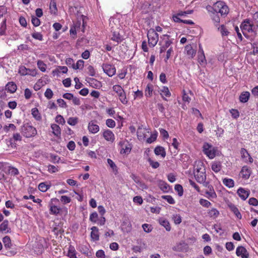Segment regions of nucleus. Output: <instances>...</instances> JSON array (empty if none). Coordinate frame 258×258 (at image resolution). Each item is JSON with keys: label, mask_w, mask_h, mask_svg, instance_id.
<instances>
[{"label": "nucleus", "mask_w": 258, "mask_h": 258, "mask_svg": "<svg viewBox=\"0 0 258 258\" xmlns=\"http://www.w3.org/2000/svg\"><path fill=\"white\" fill-rule=\"evenodd\" d=\"M159 223L160 225L165 227L167 231H169L170 230L171 227L169 222L166 219L164 218H160L159 219Z\"/></svg>", "instance_id": "393cba45"}, {"label": "nucleus", "mask_w": 258, "mask_h": 258, "mask_svg": "<svg viewBox=\"0 0 258 258\" xmlns=\"http://www.w3.org/2000/svg\"><path fill=\"white\" fill-rule=\"evenodd\" d=\"M236 254L238 256L241 258H248L249 254L245 247L242 246H239L236 250Z\"/></svg>", "instance_id": "f8f14e48"}, {"label": "nucleus", "mask_w": 258, "mask_h": 258, "mask_svg": "<svg viewBox=\"0 0 258 258\" xmlns=\"http://www.w3.org/2000/svg\"><path fill=\"white\" fill-rule=\"evenodd\" d=\"M223 184L229 188L233 187L234 186V181L232 179L225 178L223 179Z\"/></svg>", "instance_id": "cd10ccee"}, {"label": "nucleus", "mask_w": 258, "mask_h": 258, "mask_svg": "<svg viewBox=\"0 0 258 258\" xmlns=\"http://www.w3.org/2000/svg\"><path fill=\"white\" fill-rule=\"evenodd\" d=\"M102 136L107 141L113 142L114 141V135L113 132L109 130H104L102 133Z\"/></svg>", "instance_id": "ddd939ff"}, {"label": "nucleus", "mask_w": 258, "mask_h": 258, "mask_svg": "<svg viewBox=\"0 0 258 258\" xmlns=\"http://www.w3.org/2000/svg\"><path fill=\"white\" fill-rule=\"evenodd\" d=\"M172 219L176 224H179L181 222V217L179 215H174Z\"/></svg>", "instance_id": "e2e57ef3"}, {"label": "nucleus", "mask_w": 258, "mask_h": 258, "mask_svg": "<svg viewBox=\"0 0 258 258\" xmlns=\"http://www.w3.org/2000/svg\"><path fill=\"white\" fill-rule=\"evenodd\" d=\"M53 95V93L52 91L49 88H47L44 93L45 97L48 99H51Z\"/></svg>", "instance_id": "bf43d9fd"}, {"label": "nucleus", "mask_w": 258, "mask_h": 258, "mask_svg": "<svg viewBox=\"0 0 258 258\" xmlns=\"http://www.w3.org/2000/svg\"><path fill=\"white\" fill-rule=\"evenodd\" d=\"M55 121L60 124H64L66 122L65 119L61 115H57L55 117Z\"/></svg>", "instance_id": "6e6d98bb"}, {"label": "nucleus", "mask_w": 258, "mask_h": 258, "mask_svg": "<svg viewBox=\"0 0 258 258\" xmlns=\"http://www.w3.org/2000/svg\"><path fill=\"white\" fill-rule=\"evenodd\" d=\"M194 176L196 180L200 183H204L206 179V170L202 164H201L199 167H197L195 169L194 172Z\"/></svg>", "instance_id": "39448f33"}, {"label": "nucleus", "mask_w": 258, "mask_h": 258, "mask_svg": "<svg viewBox=\"0 0 258 258\" xmlns=\"http://www.w3.org/2000/svg\"><path fill=\"white\" fill-rule=\"evenodd\" d=\"M50 187V185L45 182H41L38 185V189L42 192L46 191Z\"/></svg>", "instance_id": "f704fd0d"}, {"label": "nucleus", "mask_w": 258, "mask_h": 258, "mask_svg": "<svg viewBox=\"0 0 258 258\" xmlns=\"http://www.w3.org/2000/svg\"><path fill=\"white\" fill-rule=\"evenodd\" d=\"M241 30L244 36L248 33H256L257 28L253 22L249 19L245 20L240 25Z\"/></svg>", "instance_id": "f03ea898"}, {"label": "nucleus", "mask_w": 258, "mask_h": 258, "mask_svg": "<svg viewBox=\"0 0 258 258\" xmlns=\"http://www.w3.org/2000/svg\"><path fill=\"white\" fill-rule=\"evenodd\" d=\"M31 22L33 25L35 27L38 26L40 24V20L35 16L32 17Z\"/></svg>", "instance_id": "0e129e2a"}, {"label": "nucleus", "mask_w": 258, "mask_h": 258, "mask_svg": "<svg viewBox=\"0 0 258 258\" xmlns=\"http://www.w3.org/2000/svg\"><path fill=\"white\" fill-rule=\"evenodd\" d=\"M251 171L250 168L248 166H243L239 173V176L244 179H247L249 178Z\"/></svg>", "instance_id": "9b49d317"}, {"label": "nucleus", "mask_w": 258, "mask_h": 258, "mask_svg": "<svg viewBox=\"0 0 258 258\" xmlns=\"http://www.w3.org/2000/svg\"><path fill=\"white\" fill-rule=\"evenodd\" d=\"M21 132L26 138L34 137L37 134L36 128L28 123L25 124L21 127Z\"/></svg>", "instance_id": "423d86ee"}, {"label": "nucleus", "mask_w": 258, "mask_h": 258, "mask_svg": "<svg viewBox=\"0 0 258 258\" xmlns=\"http://www.w3.org/2000/svg\"><path fill=\"white\" fill-rule=\"evenodd\" d=\"M7 20L4 19L0 24V35H6V29H7Z\"/></svg>", "instance_id": "a878e982"}, {"label": "nucleus", "mask_w": 258, "mask_h": 258, "mask_svg": "<svg viewBox=\"0 0 258 258\" xmlns=\"http://www.w3.org/2000/svg\"><path fill=\"white\" fill-rule=\"evenodd\" d=\"M203 152L210 159H213L215 157V150L208 143L204 144Z\"/></svg>", "instance_id": "6e6552de"}, {"label": "nucleus", "mask_w": 258, "mask_h": 258, "mask_svg": "<svg viewBox=\"0 0 258 258\" xmlns=\"http://www.w3.org/2000/svg\"><path fill=\"white\" fill-rule=\"evenodd\" d=\"M29 69H27L24 66H21L19 69V73L22 76H25L28 75L29 74Z\"/></svg>", "instance_id": "49530a36"}, {"label": "nucleus", "mask_w": 258, "mask_h": 258, "mask_svg": "<svg viewBox=\"0 0 258 258\" xmlns=\"http://www.w3.org/2000/svg\"><path fill=\"white\" fill-rule=\"evenodd\" d=\"M32 114L33 116L37 120L41 119V116L39 113L38 110L36 108L32 109Z\"/></svg>", "instance_id": "ea45409f"}, {"label": "nucleus", "mask_w": 258, "mask_h": 258, "mask_svg": "<svg viewBox=\"0 0 258 258\" xmlns=\"http://www.w3.org/2000/svg\"><path fill=\"white\" fill-rule=\"evenodd\" d=\"M221 169V164L220 162H214L212 165V169L215 172H218Z\"/></svg>", "instance_id": "79ce46f5"}, {"label": "nucleus", "mask_w": 258, "mask_h": 258, "mask_svg": "<svg viewBox=\"0 0 258 258\" xmlns=\"http://www.w3.org/2000/svg\"><path fill=\"white\" fill-rule=\"evenodd\" d=\"M60 209L55 205H51L50 207V213L54 215L58 214L60 212Z\"/></svg>", "instance_id": "c03bdc74"}, {"label": "nucleus", "mask_w": 258, "mask_h": 258, "mask_svg": "<svg viewBox=\"0 0 258 258\" xmlns=\"http://www.w3.org/2000/svg\"><path fill=\"white\" fill-rule=\"evenodd\" d=\"M47 171L51 173H53L58 171V167L52 165L47 166Z\"/></svg>", "instance_id": "4d7b16f0"}, {"label": "nucleus", "mask_w": 258, "mask_h": 258, "mask_svg": "<svg viewBox=\"0 0 258 258\" xmlns=\"http://www.w3.org/2000/svg\"><path fill=\"white\" fill-rule=\"evenodd\" d=\"M200 204L203 207L208 208L211 205V203L207 200L201 199L199 201Z\"/></svg>", "instance_id": "603ef678"}, {"label": "nucleus", "mask_w": 258, "mask_h": 258, "mask_svg": "<svg viewBox=\"0 0 258 258\" xmlns=\"http://www.w3.org/2000/svg\"><path fill=\"white\" fill-rule=\"evenodd\" d=\"M107 163L114 172H117V168L114 162L110 159H107Z\"/></svg>", "instance_id": "5fc2aeb1"}, {"label": "nucleus", "mask_w": 258, "mask_h": 258, "mask_svg": "<svg viewBox=\"0 0 258 258\" xmlns=\"http://www.w3.org/2000/svg\"><path fill=\"white\" fill-rule=\"evenodd\" d=\"M79 122V118L77 117H71L68 119V123L72 126L76 125Z\"/></svg>", "instance_id": "c9c22d12"}, {"label": "nucleus", "mask_w": 258, "mask_h": 258, "mask_svg": "<svg viewBox=\"0 0 258 258\" xmlns=\"http://www.w3.org/2000/svg\"><path fill=\"white\" fill-rule=\"evenodd\" d=\"M84 61L82 59L77 61L76 64H73V68L75 70L82 69L84 67Z\"/></svg>", "instance_id": "58836bf2"}, {"label": "nucleus", "mask_w": 258, "mask_h": 258, "mask_svg": "<svg viewBox=\"0 0 258 258\" xmlns=\"http://www.w3.org/2000/svg\"><path fill=\"white\" fill-rule=\"evenodd\" d=\"M3 241L5 247L8 248L10 247L11 245V241L10 238L9 236H6L4 237L3 238Z\"/></svg>", "instance_id": "de8ad7c7"}, {"label": "nucleus", "mask_w": 258, "mask_h": 258, "mask_svg": "<svg viewBox=\"0 0 258 258\" xmlns=\"http://www.w3.org/2000/svg\"><path fill=\"white\" fill-rule=\"evenodd\" d=\"M49 9L51 14H55L56 13L57 9L55 0L50 1Z\"/></svg>", "instance_id": "c756f323"}, {"label": "nucleus", "mask_w": 258, "mask_h": 258, "mask_svg": "<svg viewBox=\"0 0 258 258\" xmlns=\"http://www.w3.org/2000/svg\"><path fill=\"white\" fill-rule=\"evenodd\" d=\"M148 161L152 167L154 169L157 168L160 165L159 163L157 161H154L151 158H149Z\"/></svg>", "instance_id": "052dcab7"}, {"label": "nucleus", "mask_w": 258, "mask_h": 258, "mask_svg": "<svg viewBox=\"0 0 258 258\" xmlns=\"http://www.w3.org/2000/svg\"><path fill=\"white\" fill-rule=\"evenodd\" d=\"M198 62H199V63L201 66H205L206 64V63H207V61H206V59L205 58V55L204 54V51H203V50H202V52L201 53V54H199V56H198Z\"/></svg>", "instance_id": "473e14b6"}, {"label": "nucleus", "mask_w": 258, "mask_h": 258, "mask_svg": "<svg viewBox=\"0 0 258 258\" xmlns=\"http://www.w3.org/2000/svg\"><path fill=\"white\" fill-rule=\"evenodd\" d=\"M32 37L38 40L39 41H42L43 40V35L39 32H35L33 33L32 34Z\"/></svg>", "instance_id": "864d4df0"}, {"label": "nucleus", "mask_w": 258, "mask_h": 258, "mask_svg": "<svg viewBox=\"0 0 258 258\" xmlns=\"http://www.w3.org/2000/svg\"><path fill=\"white\" fill-rule=\"evenodd\" d=\"M155 154L156 155H161L162 157L164 158L166 156V152L163 147L158 146L155 148Z\"/></svg>", "instance_id": "b1692460"}, {"label": "nucleus", "mask_w": 258, "mask_h": 258, "mask_svg": "<svg viewBox=\"0 0 258 258\" xmlns=\"http://www.w3.org/2000/svg\"><path fill=\"white\" fill-rule=\"evenodd\" d=\"M250 97V93L248 91L243 92L239 96V101L242 103L247 102Z\"/></svg>", "instance_id": "4be33fe9"}, {"label": "nucleus", "mask_w": 258, "mask_h": 258, "mask_svg": "<svg viewBox=\"0 0 258 258\" xmlns=\"http://www.w3.org/2000/svg\"><path fill=\"white\" fill-rule=\"evenodd\" d=\"M206 197L211 201L217 198V194L215 192L213 187L211 185L208 186L207 190L205 191Z\"/></svg>", "instance_id": "4468645a"}, {"label": "nucleus", "mask_w": 258, "mask_h": 258, "mask_svg": "<svg viewBox=\"0 0 258 258\" xmlns=\"http://www.w3.org/2000/svg\"><path fill=\"white\" fill-rule=\"evenodd\" d=\"M253 24L255 25L256 28H258V12L254 13L253 15Z\"/></svg>", "instance_id": "774afa93"}, {"label": "nucleus", "mask_w": 258, "mask_h": 258, "mask_svg": "<svg viewBox=\"0 0 258 258\" xmlns=\"http://www.w3.org/2000/svg\"><path fill=\"white\" fill-rule=\"evenodd\" d=\"M9 173L12 175H17L19 174L18 170L13 167L8 166Z\"/></svg>", "instance_id": "a18cd8bd"}, {"label": "nucleus", "mask_w": 258, "mask_h": 258, "mask_svg": "<svg viewBox=\"0 0 258 258\" xmlns=\"http://www.w3.org/2000/svg\"><path fill=\"white\" fill-rule=\"evenodd\" d=\"M153 91V86L151 84H148L145 91V96L147 97L152 96Z\"/></svg>", "instance_id": "c85d7f7f"}, {"label": "nucleus", "mask_w": 258, "mask_h": 258, "mask_svg": "<svg viewBox=\"0 0 258 258\" xmlns=\"http://www.w3.org/2000/svg\"><path fill=\"white\" fill-rule=\"evenodd\" d=\"M23 199L26 200L31 199V200H32L33 202L39 204H40L41 202V200L40 199H35V197L32 195H30L29 196H24L23 197Z\"/></svg>", "instance_id": "8fccbe9b"}, {"label": "nucleus", "mask_w": 258, "mask_h": 258, "mask_svg": "<svg viewBox=\"0 0 258 258\" xmlns=\"http://www.w3.org/2000/svg\"><path fill=\"white\" fill-rule=\"evenodd\" d=\"M106 124L110 128H113L115 126L116 123L115 121L112 119H107L106 120Z\"/></svg>", "instance_id": "13d9d810"}, {"label": "nucleus", "mask_w": 258, "mask_h": 258, "mask_svg": "<svg viewBox=\"0 0 258 258\" xmlns=\"http://www.w3.org/2000/svg\"><path fill=\"white\" fill-rule=\"evenodd\" d=\"M185 52L189 58H192L196 53V50L190 45H188L185 47Z\"/></svg>", "instance_id": "a211bd4d"}, {"label": "nucleus", "mask_w": 258, "mask_h": 258, "mask_svg": "<svg viewBox=\"0 0 258 258\" xmlns=\"http://www.w3.org/2000/svg\"><path fill=\"white\" fill-rule=\"evenodd\" d=\"M9 222L8 220H5L0 225V231L5 232L6 233L9 232V230L8 229Z\"/></svg>", "instance_id": "7c9ffc66"}, {"label": "nucleus", "mask_w": 258, "mask_h": 258, "mask_svg": "<svg viewBox=\"0 0 258 258\" xmlns=\"http://www.w3.org/2000/svg\"><path fill=\"white\" fill-rule=\"evenodd\" d=\"M37 67L42 72H44L46 71V65L41 60L37 61Z\"/></svg>", "instance_id": "37998d69"}, {"label": "nucleus", "mask_w": 258, "mask_h": 258, "mask_svg": "<svg viewBox=\"0 0 258 258\" xmlns=\"http://www.w3.org/2000/svg\"><path fill=\"white\" fill-rule=\"evenodd\" d=\"M237 193L242 200H245L249 197L250 191L244 188L240 187L238 189Z\"/></svg>", "instance_id": "2eb2a0df"}, {"label": "nucleus", "mask_w": 258, "mask_h": 258, "mask_svg": "<svg viewBox=\"0 0 258 258\" xmlns=\"http://www.w3.org/2000/svg\"><path fill=\"white\" fill-rule=\"evenodd\" d=\"M60 201L64 204H66L71 202V199L70 197L66 196H62L60 198Z\"/></svg>", "instance_id": "69168bd1"}, {"label": "nucleus", "mask_w": 258, "mask_h": 258, "mask_svg": "<svg viewBox=\"0 0 258 258\" xmlns=\"http://www.w3.org/2000/svg\"><path fill=\"white\" fill-rule=\"evenodd\" d=\"M161 198L165 200L170 204H174L175 203L174 199L171 196H162Z\"/></svg>", "instance_id": "3c124183"}, {"label": "nucleus", "mask_w": 258, "mask_h": 258, "mask_svg": "<svg viewBox=\"0 0 258 258\" xmlns=\"http://www.w3.org/2000/svg\"><path fill=\"white\" fill-rule=\"evenodd\" d=\"M159 92L163 99L165 100H167L165 97H169L171 96V93L167 87L162 86L159 89Z\"/></svg>", "instance_id": "f3484780"}, {"label": "nucleus", "mask_w": 258, "mask_h": 258, "mask_svg": "<svg viewBox=\"0 0 258 258\" xmlns=\"http://www.w3.org/2000/svg\"><path fill=\"white\" fill-rule=\"evenodd\" d=\"M68 68L65 66H59L56 69L53 71V73H56L57 74L62 73L63 74L67 73L68 72Z\"/></svg>", "instance_id": "a19ab883"}, {"label": "nucleus", "mask_w": 258, "mask_h": 258, "mask_svg": "<svg viewBox=\"0 0 258 258\" xmlns=\"http://www.w3.org/2000/svg\"><path fill=\"white\" fill-rule=\"evenodd\" d=\"M99 126L95 123L94 121H91L89 122L88 130L89 132L93 134H95L99 131Z\"/></svg>", "instance_id": "dca6fc26"}, {"label": "nucleus", "mask_w": 258, "mask_h": 258, "mask_svg": "<svg viewBox=\"0 0 258 258\" xmlns=\"http://www.w3.org/2000/svg\"><path fill=\"white\" fill-rule=\"evenodd\" d=\"M91 238L94 241H98L99 239V229L96 226L91 228Z\"/></svg>", "instance_id": "6ab92c4d"}, {"label": "nucleus", "mask_w": 258, "mask_h": 258, "mask_svg": "<svg viewBox=\"0 0 258 258\" xmlns=\"http://www.w3.org/2000/svg\"><path fill=\"white\" fill-rule=\"evenodd\" d=\"M206 10L213 21L218 25L220 21L219 14L221 16H225L229 12V9L227 6L222 1H219L215 3L213 6H207Z\"/></svg>", "instance_id": "f257e3e1"}, {"label": "nucleus", "mask_w": 258, "mask_h": 258, "mask_svg": "<svg viewBox=\"0 0 258 258\" xmlns=\"http://www.w3.org/2000/svg\"><path fill=\"white\" fill-rule=\"evenodd\" d=\"M208 215L213 219H215L219 215V212L216 208H212L208 211Z\"/></svg>", "instance_id": "5701e85b"}, {"label": "nucleus", "mask_w": 258, "mask_h": 258, "mask_svg": "<svg viewBox=\"0 0 258 258\" xmlns=\"http://www.w3.org/2000/svg\"><path fill=\"white\" fill-rule=\"evenodd\" d=\"M173 50L172 47H170L167 49V50L166 51V57L164 59L165 62H167V60L169 59V58L170 57V56L171 55V54L173 53Z\"/></svg>", "instance_id": "680f3d73"}, {"label": "nucleus", "mask_w": 258, "mask_h": 258, "mask_svg": "<svg viewBox=\"0 0 258 258\" xmlns=\"http://www.w3.org/2000/svg\"><path fill=\"white\" fill-rule=\"evenodd\" d=\"M104 72L109 77L113 76L116 73V69L114 66L110 64H103L102 66Z\"/></svg>", "instance_id": "9d476101"}, {"label": "nucleus", "mask_w": 258, "mask_h": 258, "mask_svg": "<svg viewBox=\"0 0 258 258\" xmlns=\"http://www.w3.org/2000/svg\"><path fill=\"white\" fill-rule=\"evenodd\" d=\"M159 187L160 189L163 191H167L169 189V185L167 184V183L164 181H161L160 182Z\"/></svg>", "instance_id": "09e8293b"}, {"label": "nucleus", "mask_w": 258, "mask_h": 258, "mask_svg": "<svg viewBox=\"0 0 258 258\" xmlns=\"http://www.w3.org/2000/svg\"><path fill=\"white\" fill-rule=\"evenodd\" d=\"M51 128L52 130V133L56 137H58L60 135V127L56 124H52L51 125Z\"/></svg>", "instance_id": "bb28decb"}, {"label": "nucleus", "mask_w": 258, "mask_h": 258, "mask_svg": "<svg viewBox=\"0 0 258 258\" xmlns=\"http://www.w3.org/2000/svg\"><path fill=\"white\" fill-rule=\"evenodd\" d=\"M17 87L16 84L13 82L7 83L5 87V91L10 93H14L17 90Z\"/></svg>", "instance_id": "aec40b11"}, {"label": "nucleus", "mask_w": 258, "mask_h": 258, "mask_svg": "<svg viewBox=\"0 0 258 258\" xmlns=\"http://www.w3.org/2000/svg\"><path fill=\"white\" fill-rule=\"evenodd\" d=\"M175 190L178 192V195L181 196L183 195V188L180 184H176L175 185Z\"/></svg>", "instance_id": "338daca9"}, {"label": "nucleus", "mask_w": 258, "mask_h": 258, "mask_svg": "<svg viewBox=\"0 0 258 258\" xmlns=\"http://www.w3.org/2000/svg\"><path fill=\"white\" fill-rule=\"evenodd\" d=\"M111 40L116 42L117 43L120 42L122 41V38L118 32H113L112 33V36L111 37Z\"/></svg>", "instance_id": "72a5a7b5"}, {"label": "nucleus", "mask_w": 258, "mask_h": 258, "mask_svg": "<svg viewBox=\"0 0 258 258\" xmlns=\"http://www.w3.org/2000/svg\"><path fill=\"white\" fill-rule=\"evenodd\" d=\"M218 30L220 31L221 35L223 37L228 36V34H229V32L228 29L224 25H221L218 28Z\"/></svg>", "instance_id": "2f4dec72"}, {"label": "nucleus", "mask_w": 258, "mask_h": 258, "mask_svg": "<svg viewBox=\"0 0 258 258\" xmlns=\"http://www.w3.org/2000/svg\"><path fill=\"white\" fill-rule=\"evenodd\" d=\"M146 131L145 128L139 126L137 130V134L138 138L140 140H143L146 138Z\"/></svg>", "instance_id": "412c9836"}, {"label": "nucleus", "mask_w": 258, "mask_h": 258, "mask_svg": "<svg viewBox=\"0 0 258 258\" xmlns=\"http://www.w3.org/2000/svg\"><path fill=\"white\" fill-rule=\"evenodd\" d=\"M68 255L70 258H76V251L74 247L70 246L69 248Z\"/></svg>", "instance_id": "4c0bfd02"}, {"label": "nucleus", "mask_w": 258, "mask_h": 258, "mask_svg": "<svg viewBox=\"0 0 258 258\" xmlns=\"http://www.w3.org/2000/svg\"><path fill=\"white\" fill-rule=\"evenodd\" d=\"M148 42L150 46L154 47L159 40V36L153 29H150L148 32Z\"/></svg>", "instance_id": "0eeeda50"}, {"label": "nucleus", "mask_w": 258, "mask_h": 258, "mask_svg": "<svg viewBox=\"0 0 258 258\" xmlns=\"http://www.w3.org/2000/svg\"><path fill=\"white\" fill-rule=\"evenodd\" d=\"M240 153L243 158H246L248 157L249 162L250 163L252 162V158L250 156L249 153L245 149H241Z\"/></svg>", "instance_id": "e433bc0d"}, {"label": "nucleus", "mask_w": 258, "mask_h": 258, "mask_svg": "<svg viewBox=\"0 0 258 258\" xmlns=\"http://www.w3.org/2000/svg\"><path fill=\"white\" fill-rule=\"evenodd\" d=\"M112 90L117 94L119 101L123 104L126 105L128 103V99L126 98V93L121 86L118 85H113Z\"/></svg>", "instance_id": "20e7f679"}, {"label": "nucleus", "mask_w": 258, "mask_h": 258, "mask_svg": "<svg viewBox=\"0 0 258 258\" xmlns=\"http://www.w3.org/2000/svg\"><path fill=\"white\" fill-rule=\"evenodd\" d=\"M120 146V153L121 154H128L130 153L132 147L126 141H120L119 143Z\"/></svg>", "instance_id": "1a4fd4ad"}, {"label": "nucleus", "mask_w": 258, "mask_h": 258, "mask_svg": "<svg viewBox=\"0 0 258 258\" xmlns=\"http://www.w3.org/2000/svg\"><path fill=\"white\" fill-rule=\"evenodd\" d=\"M161 40L159 41V45L160 47V53H162L167 49L171 46L172 43V40L170 39V36L168 35H163L160 37Z\"/></svg>", "instance_id": "7ed1b4c3"}]
</instances>
